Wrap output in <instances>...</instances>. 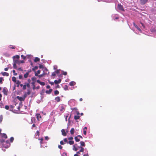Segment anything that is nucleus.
<instances>
[{
    "instance_id": "obj_1",
    "label": "nucleus",
    "mask_w": 156,
    "mask_h": 156,
    "mask_svg": "<svg viewBox=\"0 0 156 156\" xmlns=\"http://www.w3.org/2000/svg\"><path fill=\"white\" fill-rule=\"evenodd\" d=\"M0 142L1 143H3L5 142V143H6L7 145H4V144H3L2 145L3 146V147H5V148H8L10 146V144L9 143V141L8 140L6 141L5 142V140L3 139H1L0 140Z\"/></svg>"
},
{
    "instance_id": "obj_2",
    "label": "nucleus",
    "mask_w": 156,
    "mask_h": 156,
    "mask_svg": "<svg viewBox=\"0 0 156 156\" xmlns=\"http://www.w3.org/2000/svg\"><path fill=\"white\" fill-rule=\"evenodd\" d=\"M20 61H19L18 60H13V68L15 69H16L17 68V66H16V64H18L20 65Z\"/></svg>"
},
{
    "instance_id": "obj_3",
    "label": "nucleus",
    "mask_w": 156,
    "mask_h": 156,
    "mask_svg": "<svg viewBox=\"0 0 156 156\" xmlns=\"http://www.w3.org/2000/svg\"><path fill=\"white\" fill-rule=\"evenodd\" d=\"M27 96V94H25L22 97H20L17 96L16 97L20 101H24Z\"/></svg>"
},
{
    "instance_id": "obj_4",
    "label": "nucleus",
    "mask_w": 156,
    "mask_h": 156,
    "mask_svg": "<svg viewBox=\"0 0 156 156\" xmlns=\"http://www.w3.org/2000/svg\"><path fill=\"white\" fill-rule=\"evenodd\" d=\"M118 9L121 11H124L122 5L120 4H118Z\"/></svg>"
},
{
    "instance_id": "obj_5",
    "label": "nucleus",
    "mask_w": 156,
    "mask_h": 156,
    "mask_svg": "<svg viewBox=\"0 0 156 156\" xmlns=\"http://www.w3.org/2000/svg\"><path fill=\"white\" fill-rule=\"evenodd\" d=\"M2 92L5 95L7 94V89L6 88L4 87L3 88Z\"/></svg>"
},
{
    "instance_id": "obj_6",
    "label": "nucleus",
    "mask_w": 156,
    "mask_h": 156,
    "mask_svg": "<svg viewBox=\"0 0 156 156\" xmlns=\"http://www.w3.org/2000/svg\"><path fill=\"white\" fill-rule=\"evenodd\" d=\"M148 1V0H140V3L142 4H144Z\"/></svg>"
},
{
    "instance_id": "obj_7",
    "label": "nucleus",
    "mask_w": 156,
    "mask_h": 156,
    "mask_svg": "<svg viewBox=\"0 0 156 156\" xmlns=\"http://www.w3.org/2000/svg\"><path fill=\"white\" fill-rule=\"evenodd\" d=\"M61 132L62 133V135L63 136H65L66 135V133L65 132L64 129H62L61 130Z\"/></svg>"
},
{
    "instance_id": "obj_8",
    "label": "nucleus",
    "mask_w": 156,
    "mask_h": 156,
    "mask_svg": "<svg viewBox=\"0 0 156 156\" xmlns=\"http://www.w3.org/2000/svg\"><path fill=\"white\" fill-rule=\"evenodd\" d=\"M36 116L37 120H40V119L41 118V117L40 114H37L36 115Z\"/></svg>"
},
{
    "instance_id": "obj_9",
    "label": "nucleus",
    "mask_w": 156,
    "mask_h": 156,
    "mask_svg": "<svg viewBox=\"0 0 156 156\" xmlns=\"http://www.w3.org/2000/svg\"><path fill=\"white\" fill-rule=\"evenodd\" d=\"M61 80L60 79H59L58 80H55L54 81V83L55 84H58L60 83Z\"/></svg>"
},
{
    "instance_id": "obj_10",
    "label": "nucleus",
    "mask_w": 156,
    "mask_h": 156,
    "mask_svg": "<svg viewBox=\"0 0 156 156\" xmlns=\"http://www.w3.org/2000/svg\"><path fill=\"white\" fill-rule=\"evenodd\" d=\"M1 73L2 75L4 76H8L9 75V74L8 73L5 72H2Z\"/></svg>"
},
{
    "instance_id": "obj_11",
    "label": "nucleus",
    "mask_w": 156,
    "mask_h": 156,
    "mask_svg": "<svg viewBox=\"0 0 156 156\" xmlns=\"http://www.w3.org/2000/svg\"><path fill=\"white\" fill-rule=\"evenodd\" d=\"M133 25H134V26H135V27L137 29V30H139V31H141V29L139 28V27L137 25H136L135 23H133Z\"/></svg>"
},
{
    "instance_id": "obj_12",
    "label": "nucleus",
    "mask_w": 156,
    "mask_h": 156,
    "mask_svg": "<svg viewBox=\"0 0 156 156\" xmlns=\"http://www.w3.org/2000/svg\"><path fill=\"white\" fill-rule=\"evenodd\" d=\"M52 89H50L49 90H47L45 92L47 94H50L51 91H52Z\"/></svg>"
},
{
    "instance_id": "obj_13",
    "label": "nucleus",
    "mask_w": 156,
    "mask_h": 156,
    "mask_svg": "<svg viewBox=\"0 0 156 156\" xmlns=\"http://www.w3.org/2000/svg\"><path fill=\"white\" fill-rule=\"evenodd\" d=\"M87 129V128L86 127H85L83 128V134L85 135H86L87 132L86 130Z\"/></svg>"
},
{
    "instance_id": "obj_14",
    "label": "nucleus",
    "mask_w": 156,
    "mask_h": 156,
    "mask_svg": "<svg viewBox=\"0 0 156 156\" xmlns=\"http://www.w3.org/2000/svg\"><path fill=\"white\" fill-rule=\"evenodd\" d=\"M76 84V83L74 81H71L69 83V85L71 86H74Z\"/></svg>"
},
{
    "instance_id": "obj_15",
    "label": "nucleus",
    "mask_w": 156,
    "mask_h": 156,
    "mask_svg": "<svg viewBox=\"0 0 156 156\" xmlns=\"http://www.w3.org/2000/svg\"><path fill=\"white\" fill-rule=\"evenodd\" d=\"M2 137L3 138L6 139L7 138V137L6 135L5 134L3 133L2 134Z\"/></svg>"
},
{
    "instance_id": "obj_16",
    "label": "nucleus",
    "mask_w": 156,
    "mask_h": 156,
    "mask_svg": "<svg viewBox=\"0 0 156 156\" xmlns=\"http://www.w3.org/2000/svg\"><path fill=\"white\" fill-rule=\"evenodd\" d=\"M55 100L59 102L60 100V98L59 97H56L55 98Z\"/></svg>"
},
{
    "instance_id": "obj_17",
    "label": "nucleus",
    "mask_w": 156,
    "mask_h": 156,
    "mask_svg": "<svg viewBox=\"0 0 156 156\" xmlns=\"http://www.w3.org/2000/svg\"><path fill=\"white\" fill-rule=\"evenodd\" d=\"M29 72L27 73H26L24 74V77L25 78H27V77L28 75H29Z\"/></svg>"
},
{
    "instance_id": "obj_18",
    "label": "nucleus",
    "mask_w": 156,
    "mask_h": 156,
    "mask_svg": "<svg viewBox=\"0 0 156 156\" xmlns=\"http://www.w3.org/2000/svg\"><path fill=\"white\" fill-rule=\"evenodd\" d=\"M73 150L75 151H77L78 150V148L76 147V145H74L73 146Z\"/></svg>"
},
{
    "instance_id": "obj_19",
    "label": "nucleus",
    "mask_w": 156,
    "mask_h": 156,
    "mask_svg": "<svg viewBox=\"0 0 156 156\" xmlns=\"http://www.w3.org/2000/svg\"><path fill=\"white\" fill-rule=\"evenodd\" d=\"M68 144H69L70 145H73L74 143V142L73 141L70 140L68 142H67Z\"/></svg>"
},
{
    "instance_id": "obj_20",
    "label": "nucleus",
    "mask_w": 156,
    "mask_h": 156,
    "mask_svg": "<svg viewBox=\"0 0 156 156\" xmlns=\"http://www.w3.org/2000/svg\"><path fill=\"white\" fill-rule=\"evenodd\" d=\"M40 58L38 57H36L34 60V62H37L39 61H40Z\"/></svg>"
},
{
    "instance_id": "obj_21",
    "label": "nucleus",
    "mask_w": 156,
    "mask_h": 156,
    "mask_svg": "<svg viewBox=\"0 0 156 156\" xmlns=\"http://www.w3.org/2000/svg\"><path fill=\"white\" fill-rule=\"evenodd\" d=\"M74 129L73 128H72L71 129L70 132L71 134H74Z\"/></svg>"
},
{
    "instance_id": "obj_22",
    "label": "nucleus",
    "mask_w": 156,
    "mask_h": 156,
    "mask_svg": "<svg viewBox=\"0 0 156 156\" xmlns=\"http://www.w3.org/2000/svg\"><path fill=\"white\" fill-rule=\"evenodd\" d=\"M19 58H20V56L18 55H16L15 56H14L13 57V58L14 59L15 58H16L17 59H19Z\"/></svg>"
},
{
    "instance_id": "obj_23",
    "label": "nucleus",
    "mask_w": 156,
    "mask_h": 156,
    "mask_svg": "<svg viewBox=\"0 0 156 156\" xmlns=\"http://www.w3.org/2000/svg\"><path fill=\"white\" fill-rule=\"evenodd\" d=\"M79 148H81V150L80 151V152H83L84 149L83 147L80 146V147H79Z\"/></svg>"
},
{
    "instance_id": "obj_24",
    "label": "nucleus",
    "mask_w": 156,
    "mask_h": 156,
    "mask_svg": "<svg viewBox=\"0 0 156 156\" xmlns=\"http://www.w3.org/2000/svg\"><path fill=\"white\" fill-rule=\"evenodd\" d=\"M80 116L78 115H75L74 118L75 120L79 119L80 118Z\"/></svg>"
},
{
    "instance_id": "obj_25",
    "label": "nucleus",
    "mask_w": 156,
    "mask_h": 156,
    "mask_svg": "<svg viewBox=\"0 0 156 156\" xmlns=\"http://www.w3.org/2000/svg\"><path fill=\"white\" fill-rule=\"evenodd\" d=\"M16 77H14V76H13L12 77V81L14 82H16Z\"/></svg>"
},
{
    "instance_id": "obj_26",
    "label": "nucleus",
    "mask_w": 156,
    "mask_h": 156,
    "mask_svg": "<svg viewBox=\"0 0 156 156\" xmlns=\"http://www.w3.org/2000/svg\"><path fill=\"white\" fill-rule=\"evenodd\" d=\"M60 110L61 111H64L65 110L64 107L63 106H61Z\"/></svg>"
},
{
    "instance_id": "obj_27",
    "label": "nucleus",
    "mask_w": 156,
    "mask_h": 156,
    "mask_svg": "<svg viewBox=\"0 0 156 156\" xmlns=\"http://www.w3.org/2000/svg\"><path fill=\"white\" fill-rule=\"evenodd\" d=\"M80 144L81 146H85V143L83 141H81L80 142Z\"/></svg>"
},
{
    "instance_id": "obj_28",
    "label": "nucleus",
    "mask_w": 156,
    "mask_h": 156,
    "mask_svg": "<svg viewBox=\"0 0 156 156\" xmlns=\"http://www.w3.org/2000/svg\"><path fill=\"white\" fill-rule=\"evenodd\" d=\"M16 84H17V87H18L19 86V84L21 82L19 80H17L16 81Z\"/></svg>"
},
{
    "instance_id": "obj_29",
    "label": "nucleus",
    "mask_w": 156,
    "mask_h": 156,
    "mask_svg": "<svg viewBox=\"0 0 156 156\" xmlns=\"http://www.w3.org/2000/svg\"><path fill=\"white\" fill-rule=\"evenodd\" d=\"M39 67L40 69H43L44 68V66L43 65L39 64Z\"/></svg>"
},
{
    "instance_id": "obj_30",
    "label": "nucleus",
    "mask_w": 156,
    "mask_h": 156,
    "mask_svg": "<svg viewBox=\"0 0 156 156\" xmlns=\"http://www.w3.org/2000/svg\"><path fill=\"white\" fill-rule=\"evenodd\" d=\"M75 139L76 141V142H79L80 141V140L78 139L77 138V136H75L74 138Z\"/></svg>"
},
{
    "instance_id": "obj_31",
    "label": "nucleus",
    "mask_w": 156,
    "mask_h": 156,
    "mask_svg": "<svg viewBox=\"0 0 156 156\" xmlns=\"http://www.w3.org/2000/svg\"><path fill=\"white\" fill-rule=\"evenodd\" d=\"M54 93L55 95H57L59 94V91L57 90H56L55 91Z\"/></svg>"
},
{
    "instance_id": "obj_32",
    "label": "nucleus",
    "mask_w": 156,
    "mask_h": 156,
    "mask_svg": "<svg viewBox=\"0 0 156 156\" xmlns=\"http://www.w3.org/2000/svg\"><path fill=\"white\" fill-rule=\"evenodd\" d=\"M31 79L33 81H35L36 80V78L35 77H33Z\"/></svg>"
},
{
    "instance_id": "obj_33",
    "label": "nucleus",
    "mask_w": 156,
    "mask_h": 156,
    "mask_svg": "<svg viewBox=\"0 0 156 156\" xmlns=\"http://www.w3.org/2000/svg\"><path fill=\"white\" fill-rule=\"evenodd\" d=\"M30 94V91L29 90H27V94H27V95H29Z\"/></svg>"
},
{
    "instance_id": "obj_34",
    "label": "nucleus",
    "mask_w": 156,
    "mask_h": 156,
    "mask_svg": "<svg viewBox=\"0 0 156 156\" xmlns=\"http://www.w3.org/2000/svg\"><path fill=\"white\" fill-rule=\"evenodd\" d=\"M3 119V117L2 115L0 116V122L1 123Z\"/></svg>"
},
{
    "instance_id": "obj_35",
    "label": "nucleus",
    "mask_w": 156,
    "mask_h": 156,
    "mask_svg": "<svg viewBox=\"0 0 156 156\" xmlns=\"http://www.w3.org/2000/svg\"><path fill=\"white\" fill-rule=\"evenodd\" d=\"M5 108L6 110H9V106L8 105H6L5 106Z\"/></svg>"
},
{
    "instance_id": "obj_36",
    "label": "nucleus",
    "mask_w": 156,
    "mask_h": 156,
    "mask_svg": "<svg viewBox=\"0 0 156 156\" xmlns=\"http://www.w3.org/2000/svg\"><path fill=\"white\" fill-rule=\"evenodd\" d=\"M0 107L1 108H4V105H3V104H2V103H0Z\"/></svg>"
},
{
    "instance_id": "obj_37",
    "label": "nucleus",
    "mask_w": 156,
    "mask_h": 156,
    "mask_svg": "<svg viewBox=\"0 0 156 156\" xmlns=\"http://www.w3.org/2000/svg\"><path fill=\"white\" fill-rule=\"evenodd\" d=\"M23 90H25L26 89V84H24L23 86Z\"/></svg>"
},
{
    "instance_id": "obj_38",
    "label": "nucleus",
    "mask_w": 156,
    "mask_h": 156,
    "mask_svg": "<svg viewBox=\"0 0 156 156\" xmlns=\"http://www.w3.org/2000/svg\"><path fill=\"white\" fill-rule=\"evenodd\" d=\"M12 72L14 73V75L16 76L17 75V73H15V70H13Z\"/></svg>"
},
{
    "instance_id": "obj_39",
    "label": "nucleus",
    "mask_w": 156,
    "mask_h": 156,
    "mask_svg": "<svg viewBox=\"0 0 156 156\" xmlns=\"http://www.w3.org/2000/svg\"><path fill=\"white\" fill-rule=\"evenodd\" d=\"M25 84H26V87H28V88L30 87V84L29 83H27V84H26V83H25Z\"/></svg>"
},
{
    "instance_id": "obj_40",
    "label": "nucleus",
    "mask_w": 156,
    "mask_h": 156,
    "mask_svg": "<svg viewBox=\"0 0 156 156\" xmlns=\"http://www.w3.org/2000/svg\"><path fill=\"white\" fill-rule=\"evenodd\" d=\"M14 140V138L13 137H11L10 138V140L11 142H13V140Z\"/></svg>"
},
{
    "instance_id": "obj_41",
    "label": "nucleus",
    "mask_w": 156,
    "mask_h": 156,
    "mask_svg": "<svg viewBox=\"0 0 156 156\" xmlns=\"http://www.w3.org/2000/svg\"><path fill=\"white\" fill-rule=\"evenodd\" d=\"M63 72V73H62V74L64 75H67V72H64V71H62Z\"/></svg>"
},
{
    "instance_id": "obj_42",
    "label": "nucleus",
    "mask_w": 156,
    "mask_h": 156,
    "mask_svg": "<svg viewBox=\"0 0 156 156\" xmlns=\"http://www.w3.org/2000/svg\"><path fill=\"white\" fill-rule=\"evenodd\" d=\"M21 57L24 59H25L26 58V57L23 55H21Z\"/></svg>"
},
{
    "instance_id": "obj_43",
    "label": "nucleus",
    "mask_w": 156,
    "mask_h": 156,
    "mask_svg": "<svg viewBox=\"0 0 156 156\" xmlns=\"http://www.w3.org/2000/svg\"><path fill=\"white\" fill-rule=\"evenodd\" d=\"M40 84L42 85H44L45 84V83L44 82H41L40 83Z\"/></svg>"
},
{
    "instance_id": "obj_44",
    "label": "nucleus",
    "mask_w": 156,
    "mask_h": 156,
    "mask_svg": "<svg viewBox=\"0 0 156 156\" xmlns=\"http://www.w3.org/2000/svg\"><path fill=\"white\" fill-rule=\"evenodd\" d=\"M64 141L66 142V143H67V142H68L67 141V139L66 138H65L64 139Z\"/></svg>"
},
{
    "instance_id": "obj_45",
    "label": "nucleus",
    "mask_w": 156,
    "mask_h": 156,
    "mask_svg": "<svg viewBox=\"0 0 156 156\" xmlns=\"http://www.w3.org/2000/svg\"><path fill=\"white\" fill-rule=\"evenodd\" d=\"M3 80V78L2 77H0V83H2Z\"/></svg>"
},
{
    "instance_id": "obj_46",
    "label": "nucleus",
    "mask_w": 156,
    "mask_h": 156,
    "mask_svg": "<svg viewBox=\"0 0 156 156\" xmlns=\"http://www.w3.org/2000/svg\"><path fill=\"white\" fill-rule=\"evenodd\" d=\"M53 68L54 69H56L57 68V66H54Z\"/></svg>"
},
{
    "instance_id": "obj_47",
    "label": "nucleus",
    "mask_w": 156,
    "mask_h": 156,
    "mask_svg": "<svg viewBox=\"0 0 156 156\" xmlns=\"http://www.w3.org/2000/svg\"><path fill=\"white\" fill-rule=\"evenodd\" d=\"M58 147L60 149H62V147L60 145H58Z\"/></svg>"
},
{
    "instance_id": "obj_48",
    "label": "nucleus",
    "mask_w": 156,
    "mask_h": 156,
    "mask_svg": "<svg viewBox=\"0 0 156 156\" xmlns=\"http://www.w3.org/2000/svg\"><path fill=\"white\" fill-rule=\"evenodd\" d=\"M60 143L61 145H63L64 144V143L63 141L62 140L60 142Z\"/></svg>"
},
{
    "instance_id": "obj_49",
    "label": "nucleus",
    "mask_w": 156,
    "mask_h": 156,
    "mask_svg": "<svg viewBox=\"0 0 156 156\" xmlns=\"http://www.w3.org/2000/svg\"><path fill=\"white\" fill-rule=\"evenodd\" d=\"M9 67H7V68H5L4 69V70L5 71H8V70L9 69Z\"/></svg>"
},
{
    "instance_id": "obj_50",
    "label": "nucleus",
    "mask_w": 156,
    "mask_h": 156,
    "mask_svg": "<svg viewBox=\"0 0 156 156\" xmlns=\"http://www.w3.org/2000/svg\"><path fill=\"white\" fill-rule=\"evenodd\" d=\"M45 139L46 140H48L49 139V138L48 136H45Z\"/></svg>"
},
{
    "instance_id": "obj_51",
    "label": "nucleus",
    "mask_w": 156,
    "mask_h": 156,
    "mask_svg": "<svg viewBox=\"0 0 156 156\" xmlns=\"http://www.w3.org/2000/svg\"><path fill=\"white\" fill-rule=\"evenodd\" d=\"M73 137H70L68 138V139L69 140H73Z\"/></svg>"
},
{
    "instance_id": "obj_52",
    "label": "nucleus",
    "mask_w": 156,
    "mask_h": 156,
    "mask_svg": "<svg viewBox=\"0 0 156 156\" xmlns=\"http://www.w3.org/2000/svg\"><path fill=\"white\" fill-rule=\"evenodd\" d=\"M56 73L58 74L59 73V70H57L55 72Z\"/></svg>"
},
{
    "instance_id": "obj_53",
    "label": "nucleus",
    "mask_w": 156,
    "mask_h": 156,
    "mask_svg": "<svg viewBox=\"0 0 156 156\" xmlns=\"http://www.w3.org/2000/svg\"><path fill=\"white\" fill-rule=\"evenodd\" d=\"M22 77L23 76L21 75H19V78L20 79H22Z\"/></svg>"
},
{
    "instance_id": "obj_54",
    "label": "nucleus",
    "mask_w": 156,
    "mask_h": 156,
    "mask_svg": "<svg viewBox=\"0 0 156 156\" xmlns=\"http://www.w3.org/2000/svg\"><path fill=\"white\" fill-rule=\"evenodd\" d=\"M62 156H66V153H64L63 154H62Z\"/></svg>"
},
{
    "instance_id": "obj_55",
    "label": "nucleus",
    "mask_w": 156,
    "mask_h": 156,
    "mask_svg": "<svg viewBox=\"0 0 156 156\" xmlns=\"http://www.w3.org/2000/svg\"><path fill=\"white\" fill-rule=\"evenodd\" d=\"M55 75V74L54 72H53L52 73V76H54Z\"/></svg>"
},
{
    "instance_id": "obj_56",
    "label": "nucleus",
    "mask_w": 156,
    "mask_h": 156,
    "mask_svg": "<svg viewBox=\"0 0 156 156\" xmlns=\"http://www.w3.org/2000/svg\"><path fill=\"white\" fill-rule=\"evenodd\" d=\"M40 70H38L37 72H36L38 74H39L40 73Z\"/></svg>"
},
{
    "instance_id": "obj_57",
    "label": "nucleus",
    "mask_w": 156,
    "mask_h": 156,
    "mask_svg": "<svg viewBox=\"0 0 156 156\" xmlns=\"http://www.w3.org/2000/svg\"><path fill=\"white\" fill-rule=\"evenodd\" d=\"M17 69L18 70L21 71H22V70L21 68H18Z\"/></svg>"
},
{
    "instance_id": "obj_58",
    "label": "nucleus",
    "mask_w": 156,
    "mask_h": 156,
    "mask_svg": "<svg viewBox=\"0 0 156 156\" xmlns=\"http://www.w3.org/2000/svg\"><path fill=\"white\" fill-rule=\"evenodd\" d=\"M35 75L36 76H38V74L36 72H35Z\"/></svg>"
},
{
    "instance_id": "obj_59",
    "label": "nucleus",
    "mask_w": 156,
    "mask_h": 156,
    "mask_svg": "<svg viewBox=\"0 0 156 156\" xmlns=\"http://www.w3.org/2000/svg\"><path fill=\"white\" fill-rule=\"evenodd\" d=\"M83 156H89L88 153L86 154H84Z\"/></svg>"
},
{
    "instance_id": "obj_60",
    "label": "nucleus",
    "mask_w": 156,
    "mask_h": 156,
    "mask_svg": "<svg viewBox=\"0 0 156 156\" xmlns=\"http://www.w3.org/2000/svg\"><path fill=\"white\" fill-rule=\"evenodd\" d=\"M20 62V63H24V61L23 60H21Z\"/></svg>"
},
{
    "instance_id": "obj_61",
    "label": "nucleus",
    "mask_w": 156,
    "mask_h": 156,
    "mask_svg": "<svg viewBox=\"0 0 156 156\" xmlns=\"http://www.w3.org/2000/svg\"><path fill=\"white\" fill-rule=\"evenodd\" d=\"M37 83H40V82H41L39 80H37Z\"/></svg>"
},
{
    "instance_id": "obj_62",
    "label": "nucleus",
    "mask_w": 156,
    "mask_h": 156,
    "mask_svg": "<svg viewBox=\"0 0 156 156\" xmlns=\"http://www.w3.org/2000/svg\"><path fill=\"white\" fill-rule=\"evenodd\" d=\"M43 76V74H41V75H39L38 76L39 77V78H40L42 76Z\"/></svg>"
},
{
    "instance_id": "obj_63",
    "label": "nucleus",
    "mask_w": 156,
    "mask_h": 156,
    "mask_svg": "<svg viewBox=\"0 0 156 156\" xmlns=\"http://www.w3.org/2000/svg\"><path fill=\"white\" fill-rule=\"evenodd\" d=\"M46 88L48 89H49L50 88V86L49 85H47V86H46Z\"/></svg>"
},
{
    "instance_id": "obj_64",
    "label": "nucleus",
    "mask_w": 156,
    "mask_h": 156,
    "mask_svg": "<svg viewBox=\"0 0 156 156\" xmlns=\"http://www.w3.org/2000/svg\"><path fill=\"white\" fill-rule=\"evenodd\" d=\"M34 69H38V67L37 66H35L34 67Z\"/></svg>"
}]
</instances>
